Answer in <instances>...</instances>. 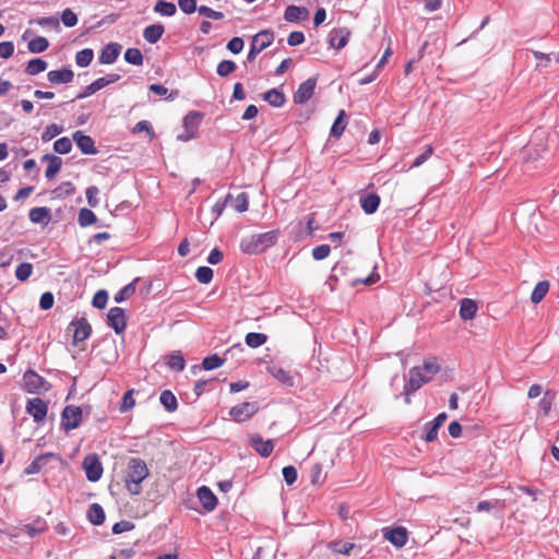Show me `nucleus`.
<instances>
[{"mask_svg":"<svg viewBox=\"0 0 559 559\" xmlns=\"http://www.w3.org/2000/svg\"><path fill=\"white\" fill-rule=\"evenodd\" d=\"M124 60L133 66H141L143 63V55L138 48H128L124 52Z\"/></svg>","mask_w":559,"mask_h":559,"instance_id":"nucleus-40","label":"nucleus"},{"mask_svg":"<svg viewBox=\"0 0 559 559\" xmlns=\"http://www.w3.org/2000/svg\"><path fill=\"white\" fill-rule=\"evenodd\" d=\"M224 359L217 355L207 356L202 361V367L205 370H213L221 367L224 364Z\"/></svg>","mask_w":559,"mask_h":559,"instance_id":"nucleus-49","label":"nucleus"},{"mask_svg":"<svg viewBox=\"0 0 559 559\" xmlns=\"http://www.w3.org/2000/svg\"><path fill=\"white\" fill-rule=\"evenodd\" d=\"M83 468L90 481H97L103 475V465L97 454L86 455L83 460Z\"/></svg>","mask_w":559,"mask_h":559,"instance_id":"nucleus-7","label":"nucleus"},{"mask_svg":"<svg viewBox=\"0 0 559 559\" xmlns=\"http://www.w3.org/2000/svg\"><path fill=\"white\" fill-rule=\"evenodd\" d=\"M360 205L366 214H373L380 205V197L377 193H369L360 198Z\"/></svg>","mask_w":559,"mask_h":559,"instance_id":"nucleus-25","label":"nucleus"},{"mask_svg":"<svg viewBox=\"0 0 559 559\" xmlns=\"http://www.w3.org/2000/svg\"><path fill=\"white\" fill-rule=\"evenodd\" d=\"M178 5L187 14L193 13L199 8L197 7V0H178Z\"/></svg>","mask_w":559,"mask_h":559,"instance_id":"nucleus-64","label":"nucleus"},{"mask_svg":"<svg viewBox=\"0 0 559 559\" xmlns=\"http://www.w3.org/2000/svg\"><path fill=\"white\" fill-rule=\"evenodd\" d=\"M302 9L296 5H289L286 8L284 17L288 22H296L300 19Z\"/></svg>","mask_w":559,"mask_h":559,"instance_id":"nucleus-56","label":"nucleus"},{"mask_svg":"<svg viewBox=\"0 0 559 559\" xmlns=\"http://www.w3.org/2000/svg\"><path fill=\"white\" fill-rule=\"evenodd\" d=\"M25 388L31 393L48 390L47 381L33 370H27L23 376Z\"/></svg>","mask_w":559,"mask_h":559,"instance_id":"nucleus-9","label":"nucleus"},{"mask_svg":"<svg viewBox=\"0 0 559 559\" xmlns=\"http://www.w3.org/2000/svg\"><path fill=\"white\" fill-rule=\"evenodd\" d=\"M197 280L202 284H209L213 280V270L209 266H200L195 272Z\"/></svg>","mask_w":559,"mask_h":559,"instance_id":"nucleus-48","label":"nucleus"},{"mask_svg":"<svg viewBox=\"0 0 559 559\" xmlns=\"http://www.w3.org/2000/svg\"><path fill=\"white\" fill-rule=\"evenodd\" d=\"M270 372L272 376L281 381L282 383L290 384L292 383V377L288 371L281 367H272L270 368Z\"/></svg>","mask_w":559,"mask_h":559,"instance_id":"nucleus-51","label":"nucleus"},{"mask_svg":"<svg viewBox=\"0 0 559 559\" xmlns=\"http://www.w3.org/2000/svg\"><path fill=\"white\" fill-rule=\"evenodd\" d=\"M49 46L47 38L38 36L28 41L27 48L33 53H40Z\"/></svg>","mask_w":559,"mask_h":559,"instance_id":"nucleus-39","label":"nucleus"},{"mask_svg":"<svg viewBox=\"0 0 559 559\" xmlns=\"http://www.w3.org/2000/svg\"><path fill=\"white\" fill-rule=\"evenodd\" d=\"M82 421V409L79 406L68 405L61 414V424L66 431L73 430L80 426Z\"/></svg>","mask_w":559,"mask_h":559,"instance_id":"nucleus-5","label":"nucleus"},{"mask_svg":"<svg viewBox=\"0 0 559 559\" xmlns=\"http://www.w3.org/2000/svg\"><path fill=\"white\" fill-rule=\"evenodd\" d=\"M433 146L428 144L425 146V151L418 155L414 163L412 164L411 168H416L421 166L432 154H433Z\"/></svg>","mask_w":559,"mask_h":559,"instance_id":"nucleus-55","label":"nucleus"},{"mask_svg":"<svg viewBox=\"0 0 559 559\" xmlns=\"http://www.w3.org/2000/svg\"><path fill=\"white\" fill-rule=\"evenodd\" d=\"M383 536L396 547H403L407 543V531L405 527L388 528L384 531Z\"/></svg>","mask_w":559,"mask_h":559,"instance_id":"nucleus-15","label":"nucleus"},{"mask_svg":"<svg viewBox=\"0 0 559 559\" xmlns=\"http://www.w3.org/2000/svg\"><path fill=\"white\" fill-rule=\"evenodd\" d=\"M55 297L50 292H46L40 296L39 307L43 310H49L53 307Z\"/></svg>","mask_w":559,"mask_h":559,"instance_id":"nucleus-62","label":"nucleus"},{"mask_svg":"<svg viewBox=\"0 0 559 559\" xmlns=\"http://www.w3.org/2000/svg\"><path fill=\"white\" fill-rule=\"evenodd\" d=\"M263 99L273 107H282L285 103V95L276 88H271L264 93Z\"/></svg>","mask_w":559,"mask_h":559,"instance_id":"nucleus-30","label":"nucleus"},{"mask_svg":"<svg viewBox=\"0 0 559 559\" xmlns=\"http://www.w3.org/2000/svg\"><path fill=\"white\" fill-rule=\"evenodd\" d=\"M73 328V344L76 345L80 342L85 341L90 337L92 328L85 318L72 321L70 324Z\"/></svg>","mask_w":559,"mask_h":559,"instance_id":"nucleus-13","label":"nucleus"},{"mask_svg":"<svg viewBox=\"0 0 559 559\" xmlns=\"http://www.w3.org/2000/svg\"><path fill=\"white\" fill-rule=\"evenodd\" d=\"M96 221H97V217L92 210L86 209V207H83L80 210L79 216H78V222L81 227H87L90 225H93L94 223H96Z\"/></svg>","mask_w":559,"mask_h":559,"instance_id":"nucleus-35","label":"nucleus"},{"mask_svg":"<svg viewBox=\"0 0 559 559\" xmlns=\"http://www.w3.org/2000/svg\"><path fill=\"white\" fill-rule=\"evenodd\" d=\"M33 272V265L28 262H24L17 265L15 270V276L19 281H26Z\"/></svg>","mask_w":559,"mask_h":559,"instance_id":"nucleus-45","label":"nucleus"},{"mask_svg":"<svg viewBox=\"0 0 559 559\" xmlns=\"http://www.w3.org/2000/svg\"><path fill=\"white\" fill-rule=\"evenodd\" d=\"M348 38L349 32L344 28L333 29L329 34V43L336 50L344 48L348 43Z\"/></svg>","mask_w":559,"mask_h":559,"instance_id":"nucleus-19","label":"nucleus"},{"mask_svg":"<svg viewBox=\"0 0 559 559\" xmlns=\"http://www.w3.org/2000/svg\"><path fill=\"white\" fill-rule=\"evenodd\" d=\"M29 221L34 224L48 225L51 221L50 210L46 206L33 207L28 213Z\"/></svg>","mask_w":559,"mask_h":559,"instance_id":"nucleus-20","label":"nucleus"},{"mask_svg":"<svg viewBox=\"0 0 559 559\" xmlns=\"http://www.w3.org/2000/svg\"><path fill=\"white\" fill-rule=\"evenodd\" d=\"M328 548L335 554L348 556L356 548V545L349 542L333 540L329 543Z\"/></svg>","mask_w":559,"mask_h":559,"instance_id":"nucleus-29","label":"nucleus"},{"mask_svg":"<svg viewBox=\"0 0 559 559\" xmlns=\"http://www.w3.org/2000/svg\"><path fill=\"white\" fill-rule=\"evenodd\" d=\"M555 395L550 391H546L542 400L539 401V407L544 415H548L552 407Z\"/></svg>","mask_w":559,"mask_h":559,"instance_id":"nucleus-54","label":"nucleus"},{"mask_svg":"<svg viewBox=\"0 0 559 559\" xmlns=\"http://www.w3.org/2000/svg\"><path fill=\"white\" fill-rule=\"evenodd\" d=\"M246 344L251 348H258L266 343L267 336L262 333L250 332L246 335Z\"/></svg>","mask_w":559,"mask_h":559,"instance_id":"nucleus-38","label":"nucleus"},{"mask_svg":"<svg viewBox=\"0 0 559 559\" xmlns=\"http://www.w3.org/2000/svg\"><path fill=\"white\" fill-rule=\"evenodd\" d=\"M47 78L51 84H67L73 81L74 73L70 68H62L49 71Z\"/></svg>","mask_w":559,"mask_h":559,"instance_id":"nucleus-16","label":"nucleus"},{"mask_svg":"<svg viewBox=\"0 0 559 559\" xmlns=\"http://www.w3.org/2000/svg\"><path fill=\"white\" fill-rule=\"evenodd\" d=\"M94 58V52L91 48H85L76 52L75 62L79 67L85 68L91 64Z\"/></svg>","mask_w":559,"mask_h":559,"instance_id":"nucleus-37","label":"nucleus"},{"mask_svg":"<svg viewBox=\"0 0 559 559\" xmlns=\"http://www.w3.org/2000/svg\"><path fill=\"white\" fill-rule=\"evenodd\" d=\"M120 80V75L117 74V73H109L107 74L106 76H102V78H98L97 80H95L93 82L94 86L96 88V91L98 92L99 90L108 86L109 84L111 83H115L117 81Z\"/></svg>","mask_w":559,"mask_h":559,"instance_id":"nucleus-43","label":"nucleus"},{"mask_svg":"<svg viewBox=\"0 0 559 559\" xmlns=\"http://www.w3.org/2000/svg\"><path fill=\"white\" fill-rule=\"evenodd\" d=\"M52 456V453L38 455L29 465L25 467L24 473L26 475L39 473L43 466L47 463L48 459Z\"/></svg>","mask_w":559,"mask_h":559,"instance_id":"nucleus-27","label":"nucleus"},{"mask_svg":"<svg viewBox=\"0 0 559 559\" xmlns=\"http://www.w3.org/2000/svg\"><path fill=\"white\" fill-rule=\"evenodd\" d=\"M278 235V230H271L246 237L240 242V249L248 254L264 252L277 242Z\"/></svg>","mask_w":559,"mask_h":559,"instance_id":"nucleus-2","label":"nucleus"},{"mask_svg":"<svg viewBox=\"0 0 559 559\" xmlns=\"http://www.w3.org/2000/svg\"><path fill=\"white\" fill-rule=\"evenodd\" d=\"M121 51V46L118 43H110L106 45L100 55H99V62L102 64H111L114 63L117 58L119 57Z\"/></svg>","mask_w":559,"mask_h":559,"instance_id":"nucleus-17","label":"nucleus"},{"mask_svg":"<svg viewBox=\"0 0 559 559\" xmlns=\"http://www.w3.org/2000/svg\"><path fill=\"white\" fill-rule=\"evenodd\" d=\"M283 477L287 485H293L297 480V469L293 465H288L283 467L282 469Z\"/></svg>","mask_w":559,"mask_h":559,"instance_id":"nucleus-57","label":"nucleus"},{"mask_svg":"<svg viewBox=\"0 0 559 559\" xmlns=\"http://www.w3.org/2000/svg\"><path fill=\"white\" fill-rule=\"evenodd\" d=\"M201 119H202L201 114H199L197 111H190L183 118V127L186 129V133L178 135V139L181 141H188L190 139H193L198 132Z\"/></svg>","mask_w":559,"mask_h":559,"instance_id":"nucleus-8","label":"nucleus"},{"mask_svg":"<svg viewBox=\"0 0 559 559\" xmlns=\"http://www.w3.org/2000/svg\"><path fill=\"white\" fill-rule=\"evenodd\" d=\"M154 12L162 16H174L177 12V8L173 2L157 0L154 5Z\"/></svg>","mask_w":559,"mask_h":559,"instance_id":"nucleus-28","label":"nucleus"},{"mask_svg":"<svg viewBox=\"0 0 559 559\" xmlns=\"http://www.w3.org/2000/svg\"><path fill=\"white\" fill-rule=\"evenodd\" d=\"M259 408L258 402H242L230 408L229 416L237 423H243L257 414Z\"/></svg>","mask_w":559,"mask_h":559,"instance_id":"nucleus-4","label":"nucleus"},{"mask_svg":"<svg viewBox=\"0 0 559 559\" xmlns=\"http://www.w3.org/2000/svg\"><path fill=\"white\" fill-rule=\"evenodd\" d=\"M477 309L476 301L471 298H463L460 302V316L463 320L474 319Z\"/></svg>","mask_w":559,"mask_h":559,"instance_id":"nucleus-23","label":"nucleus"},{"mask_svg":"<svg viewBox=\"0 0 559 559\" xmlns=\"http://www.w3.org/2000/svg\"><path fill=\"white\" fill-rule=\"evenodd\" d=\"M138 280H134L133 282L129 283L128 285L123 286L116 295H115V301L116 302H122L126 299L130 298L135 293V282Z\"/></svg>","mask_w":559,"mask_h":559,"instance_id":"nucleus-42","label":"nucleus"},{"mask_svg":"<svg viewBox=\"0 0 559 559\" xmlns=\"http://www.w3.org/2000/svg\"><path fill=\"white\" fill-rule=\"evenodd\" d=\"M330 246L329 245H320L312 250V257L316 260H323L330 254Z\"/></svg>","mask_w":559,"mask_h":559,"instance_id":"nucleus-63","label":"nucleus"},{"mask_svg":"<svg viewBox=\"0 0 559 559\" xmlns=\"http://www.w3.org/2000/svg\"><path fill=\"white\" fill-rule=\"evenodd\" d=\"M427 376L431 379L435 374L440 371V366L436 357H430L424 360L423 366L420 367Z\"/></svg>","mask_w":559,"mask_h":559,"instance_id":"nucleus-41","label":"nucleus"},{"mask_svg":"<svg viewBox=\"0 0 559 559\" xmlns=\"http://www.w3.org/2000/svg\"><path fill=\"white\" fill-rule=\"evenodd\" d=\"M133 393H134L133 389H130L124 393L121 404H120V407H119V411L121 413H126L134 407L135 400L133 397Z\"/></svg>","mask_w":559,"mask_h":559,"instance_id":"nucleus-46","label":"nucleus"},{"mask_svg":"<svg viewBox=\"0 0 559 559\" xmlns=\"http://www.w3.org/2000/svg\"><path fill=\"white\" fill-rule=\"evenodd\" d=\"M62 131H63L62 127H60L56 123H51L46 127L45 131L41 134V140L44 142H48V141L52 140L55 136H57L58 134H60Z\"/></svg>","mask_w":559,"mask_h":559,"instance_id":"nucleus-50","label":"nucleus"},{"mask_svg":"<svg viewBox=\"0 0 559 559\" xmlns=\"http://www.w3.org/2000/svg\"><path fill=\"white\" fill-rule=\"evenodd\" d=\"M159 401L168 412H175L178 407L177 399L173 392L165 390L159 396Z\"/></svg>","mask_w":559,"mask_h":559,"instance_id":"nucleus-34","label":"nucleus"},{"mask_svg":"<svg viewBox=\"0 0 559 559\" xmlns=\"http://www.w3.org/2000/svg\"><path fill=\"white\" fill-rule=\"evenodd\" d=\"M165 33V27L163 24H152L144 28L143 37L150 44H156Z\"/></svg>","mask_w":559,"mask_h":559,"instance_id":"nucleus-22","label":"nucleus"},{"mask_svg":"<svg viewBox=\"0 0 559 559\" xmlns=\"http://www.w3.org/2000/svg\"><path fill=\"white\" fill-rule=\"evenodd\" d=\"M247 440L248 444L262 457H269L274 450V441L264 440L259 433H249Z\"/></svg>","mask_w":559,"mask_h":559,"instance_id":"nucleus-6","label":"nucleus"},{"mask_svg":"<svg viewBox=\"0 0 559 559\" xmlns=\"http://www.w3.org/2000/svg\"><path fill=\"white\" fill-rule=\"evenodd\" d=\"M198 498H199L200 502L202 503L203 508L207 512L213 511L217 506L216 496L206 486H202L198 489Z\"/></svg>","mask_w":559,"mask_h":559,"instance_id":"nucleus-18","label":"nucleus"},{"mask_svg":"<svg viewBox=\"0 0 559 559\" xmlns=\"http://www.w3.org/2000/svg\"><path fill=\"white\" fill-rule=\"evenodd\" d=\"M74 191H75L74 185L70 181H66V182H61L58 187H56L51 193H52V198H55V199H64V198L72 195L74 193Z\"/></svg>","mask_w":559,"mask_h":559,"instance_id":"nucleus-31","label":"nucleus"},{"mask_svg":"<svg viewBox=\"0 0 559 559\" xmlns=\"http://www.w3.org/2000/svg\"><path fill=\"white\" fill-rule=\"evenodd\" d=\"M61 20L62 23L68 27H72L78 23V16L71 9H66L62 12Z\"/></svg>","mask_w":559,"mask_h":559,"instance_id":"nucleus-59","label":"nucleus"},{"mask_svg":"<svg viewBox=\"0 0 559 559\" xmlns=\"http://www.w3.org/2000/svg\"><path fill=\"white\" fill-rule=\"evenodd\" d=\"M87 518L94 525H100L105 522V512L100 504L92 503L87 511Z\"/></svg>","mask_w":559,"mask_h":559,"instance_id":"nucleus-26","label":"nucleus"},{"mask_svg":"<svg viewBox=\"0 0 559 559\" xmlns=\"http://www.w3.org/2000/svg\"><path fill=\"white\" fill-rule=\"evenodd\" d=\"M198 12L201 15H204V16H206L209 19H213V20H222L224 17V14L221 11H215L206 5H200L198 8Z\"/></svg>","mask_w":559,"mask_h":559,"instance_id":"nucleus-58","label":"nucleus"},{"mask_svg":"<svg viewBox=\"0 0 559 559\" xmlns=\"http://www.w3.org/2000/svg\"><path fill=\"white\" fill-rule=\"evenodd\" d=\"M53 150L59 154H68L72 150V142L67 136L60 138L53 143Z\"/></svg>","mask_w":559,"mask_h":559,"instance_id":"nucleus-47","label":"nucleus"},{"mask_svg":"<svg viewBox=\"0 0 559 559\" xmlns=\"http://www.w3.org/2000/svg\"><path fill=\"white\" fill-rule=\"evenodd\" d=\"M248 195L242 192L239 193L235 199V210L239 213H243L248 210Z\"/></svg>","mask_w":559,"mask_h":559,"instance_id":"nucleus-61","label":"nucleus"},{"mask_svg":"<svg viewBox=\"0 0 559 559\" xmlns=\"http://www.w3.org/2000/svg\"><path fill=\"white\" fill-rule=\"evenodd\" d=\"M167 366L176 371H182L185 369L186 362L181 355H170L167 358Z\"/></svg>","mask_w":559,"mask_h":559,"instance_id":"nucleus-53","label":"nucleus"},{"mask_svg":"<svg viewBox=\"0 0 559 559\" xmlns=\"http://www.w3.org/2000/svg\"><path fill=\"white\" fill-rule=\"evenodd\" d=\"M46 69L47 62L40 58H35L28 61L25 71L29 75H36L44 72Z\"/></svg>","mask_w":559,"mask_h":559,"instance_id":"nucleus-36","label":"nucleus"},{"mask_svg":"<svg viewBox=\"0 0 559 559\" xmlns=\"http://www.w3.org/2000/svg\"><path fill=\"white\" fill-rule=\"evenodd\" d=\"M548 290H549V283L547 281L538 282L536 284V286L534 287L532 295H531L532 302L539 304L544 299V297L547 295Z\"/></svg>","mask_w":559,"mask_h":559,"instance_id":"nucleus-33","label":"nucleus"},{"mask_svg":"<svg viewBox=\"0 0 559 559\" xmlns=\"http://www.w3.org/2000/svg\"><path fill=\"white\" fill-rule=\"evenodd\" d=\"M107 324L112 328L117 334L122 333L127 326L124 310L120 307L111 308L107 314Z\"/></svg>","mask_w":559,"mask_h":559,"instance_id":"nucleus-10","label":"nucleus"},{"mask_svg":"<svg viewBox=\"0 0 559 559\" xmlns=\"http://www.w3.org/2000/svg\"><path fill=\"white\" fill-rule=\"evenodd\" d=\"M237 66L231 60H223L217 64L216 72L219 76L226 78L236 70Z\"/></svg>","mask_w":559,"mask_h":559,"instance_id":"nucleus-44","label":"nucleus"},{"mask_svg":"<svg viewBox=\"0 0 559 559\" xmlns=\"http://www.w3.org/2000/svg\"><path fill=\"white\" fill-rule=\"evenodd\" d=\"M150 475L146 463L140 457H131L128 462L124 476L126 488L131 495L142 491L141 483Z\"/></svg>","mask_w":559,"mask_h":559,"instance_id":"nucleus-1","label":"nucleus"},{"mask_svg":"<svg viewBox=\"0 0 559 559\" xmlns=\"http://www.w3.org/2000/svg\"><path fill=\"white\" fill-rule=\"evenodd\" d=\"M44 160H48V166L45 170L47 179H52L60 171L62 166V159L56 155L46 154L43 157Z\"/></svg>","mask_w":559,"mask_h":559,"instance_id":"nucleus-24","label":"nucleus"},{"mask_svg":"<svg viewBox=\"0 0 559 559\" xmlns=\"http://www.w3.org/2000/svg\"><path fill=\"white\" fill-rule=\"evenodd\" d=\"M346 124V112L342 109L340 110L334 123L332 124L331 135L334 138H340L343 134Z\"/></svg>","mask_w":559,"mask_h":559,"instance_id":"nucleus-32","label":"nucleus"},{"mask_svg":"<svg viewBox=\"0 0 559 559\" xmlns=\"http://www.w3.org/2000/svg\"><path fill=\"white\" fill-rule=\"evenodd\" d=\"M326 474L323 473L321 464H314L311 468V483L314 485H321L324 483Z\"/></svg>","mask_w":559,"mask_h":559,"instance_id":"nucleus-52","label":"nucleus"},{"mask_svg":"<svg viewBox=\"0 0 559 559\" xmlns=\"http://www.w3.org/2000/svg\"><path fill=\"white\" fill-rule=\"evenodd\" d=\"M273 40L274 33L270 29H263L253 36L251 44L262 51L271 46Z\"/></svg>","mask_w":559,"mask_h":559,"instance_id":"nucleus-21","label":"nucleus"},{"mask_svg":"<svg viewBox=\"0 0 559 559\" xmlns=\"http://www.w3.org/2000/svg\"><path fill=\"white\" fill-rule=\"evenodd\" d=\"M108 301V295L105 290L97 292L93 297V306L98 309H104Z\"/></svg>","mask_w":559,"mask_h":559,"instance_id":"nucleus-60","label":"nucleus"},{"mask_svg":"<svg viewBox=\"0 0 559 559\" xmlns=\"http://www.w3.org/2000/svg\"><path fill=\"white\" fill-rule=\"evenodd\" d=\"M408 374H409L408 382L404 386L405 402L407 404L411 403L409 395L413 392H416L424 384L428 383L431 380V378L429 376H427L420 367L411 368L408 371Z\"/></svg>","mask_w":559,"mask_h":559,"instance_id":"nucleus-3","label":"nucleus"},{"mask_svg":"<svg viewBox=\"0 0 559 559\" xmlns=\"http://www.w3.org/2000/svg\"><path fill=\"white\" fill-rule=\"evenodd\" d=\"M26 412L33 417L34 421L40 423L47 416L48 405L44 400L35 397L28 400Z\"/></svg>","mask_w":559,"mask_h":559,"instance_id":"nucleus-12","label":"nucleus"},{"mask_svg":"<svg viewBox=\"0 0 559 559\" xmlns=\"http://www.w3.org/2000/svg\"><path fill=\"white\" fill-rule=\"evenodd\" d=\"M317 86V79L316 78H309L305 82H302L298 90L294 93V102L296 104H305L307 103L314 93Z\"/></svg>","mask_w":559,"mask_h":559,"instance_id":"nucleus-11","label":"nucleus"},{"mask_svg":"<svg viewBox=\"0 0 559 559\" xmlns=\"http://www.w3.org/2000/svg\"><path fill=\"white\" fill-rule=\"evenodd\" d=\"M72 136L82 153L88 155L97 153L95 142L90 135L84 134L82 131H75Z\"/></svg>","mask_w":559,"mask_h":559,"instance_id":"nucleus-14","label":"nucleus"}]
</instances>
